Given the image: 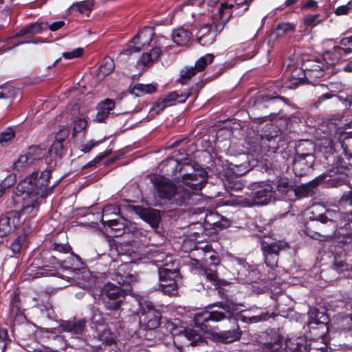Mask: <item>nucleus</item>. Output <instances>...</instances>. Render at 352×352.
Masks as SVG:
<instances>
[{
	"mask_svg": "<svg viewBox=\"0 0 352 352\" xmlns=\"http://www.w3.org/2000/svg\"><path fill=\"white\" fill-rule=\"evenodd\" d=\"M50 171H43L39 177L38 173H33L24 179L17 186V192L14 201L21 202L22 208L16 211L21 216L32 214L35 215L41 200L48 195V182Z\"/></svg>",
	"mask_w": 352,
	"mask_h": 352,
	"instance_id": "obj_1",
	"label": "nucleus"
},
{
	"mask_svg": "<svg viewBox=\"0 0 352 352\" xmlns=\"http://www.w3.org/2000/svg\"><path fill=\"white\" fill-rule=\"evenodd\" d=\"M152 181L159 197L161 198L172 200L173 203L177 205H182L190 197V194L186 190L177 188L167 178L156 177Z\"/></svg>",
	"mask_w": 352,
	"mask_h": 352,
	"instance_id": "obj_2",
	"label": "nucleus"
},
{
	"mask_svg": "<svg viewBox=\"0 0 352 352\" xmlns=\"http://www.w3.org/2000/svg\"><path fill=\"white\" fill-rule=\"evenodd\" d=\"M140 310L139 312V324L144 330L155 329L160 325L161 313L154 308L151 302L139 303Z\"/></svg>",
	"mask_w": 352,
	"mask_h": 352,
	"instance_id": "obj_3",
	"label": "nucleus"
},
{
	"mask_svg": "<svg viewBox=\"0 0 352 352\" xmlns=\"http://www.w3.org/2000/svg\"><path fill=\"white\" fill-rule=\"evenodd\" d=\"M101 296L105 307L109 310H118L124 298L123 290L110 283L103 286Z\"/></svg>",
	"mask_w": 352,
	"mask_h": 352,
	"instance_id": "obj_4",
	"label": "nucleus"
},
{
	"mask_svg": "<svg viewBox=\"0 0 352 352\" xmlns=\"http://www.w3.org/2000/svg\"><path fill=\"white\" fill-rule=\"evenodd\" d=\"M154 35L153 30L151 28L146 27L140 31L134 37L129 49L121 52L120 56L129 55L132 52H140L142 48L149 45Z\"/></svg>",
	"mask_w": 352,
	"mask_h": 352,
	"instance_id": "obj_5",
	"label": "nucleus"
},
{
	"mask_svg": "<svg viewBox=\"0 0 352 352\" xmlns=\"http://www.w3.org/2000/svg\"><path fill=\"white\" fill-rule=\"evenodd\" d=\"M207 172L202 170H194L182 176L184 184L194 190H200L207 181Z\"/></svg>",
	"mask_w": 352,
	"mask_h": 352,
	"instance_id": "obj_6",
	"label": "nucleus"
},
{
	"mask_svg": "<svg viewBox=\"0 0 352 352\" xmlns=\"http://www.w3.org/2000/svg\"><path fill=\"white\" fill-rule=\"evenodd\" d=\"M227 318L226 315L219 311H204L197 313L194 316V322L198 327H206L208 322H219Z\"/></svg>",
	"mask_w": 352,
	"mask_h": 352,
	"instance_id": "obj_7",
	"label": "nucleus"
},
{
	"mask_svg": "<svg viewBox=\"0 0 352 352\" xmlns=\"http://www.w3.org/2000/svg\"><path fill=\"white\" fill-rule=\"evenodd\" d=\"M19 214L11 211L0 219V237L5 236L13 232L19 224Z\"/></svg>",
	"mask_w": 352,
	"mask_h": 352,
	"instance_id": "obj_8",
	"label": "nucleus"
},
{
	"mask_svg": "<svg viewBox=\"0 0 352 352\" xmlns=\"http://www.w3.org/2000/svg\"><path fill=\"white\" fill-rule=\"evenodd\" d=\"M272 187L269 184H265L261 189L254 193V197L251 200L247 201V206L254 205H266L273 199L274 192Z\"/></svg>",
	"mask_w": 352,
	"mask_h": 352,
	"instance_id": "obj_9",
	"label": "nucleus"
},
{
	"mask_svg": "<svg viewBox=\"0 0 352 352\" xmlns=\"http://www.w3.org/2000/svg\"><path fill=\"white\" fill-rule=\"evenodd\" d=\"M314 163V157L309 153L301 154L294 159L293 168L295 174L302 176L308 172Z\"/></svg>",
	"mask_w": 352,
	"mask_h": 352,
	"instance_id": "obj_10",
	"label": "nucleus"
},
{
	"mask_svg": "<svg viewBox=\"0 0 352 352\" xmlns=\"http://www.w3.org/2000/svg\"><path fill=\"white\" fill-rule=\"evenodd\" d=\"M229 321L235 324V328L232 330L216 333L213 335L214 339L223 343H230L238 340L241 336V332L234 319L230 318Z\"/></svg>",
	"mask_w": 352,
	"mask_h": 352,
	"instance_id": "obj_11",
	"label": "nucleus"
},
{
	"mask_svg": "<svg viewBox=\"0 0 352 352\" xmlns=\"http://www.w3.org/2000/svg\"><path fill=\"white\" fill-rule=\"evenodd\" d=\"M136 213L153 228H157L161 219L160 212L153 208H136Z\"/></svg>",
	"mask_w": 352,
	"mask_h": 352,
	"instance_id": "obj_12",
	"label": "nucleus"
},
{
	"mask_svg": "<svg viewBox=\"0 0 352 352\" xmlns=\"http://www.w3.org/2000/svg\"><path fill=\"white\" fill-rule=\"evenodd\" d=\"M86 322L87 321L85 319L63 321L58 326V329L59 331H67L74 334H81L84 331Z\"/></svg>",
	"mask_w": 352,
	"mask_h": 352,
	"instance_id": "obj_13",
	"label": "nucleus"
},
{
	"mask_svg": "<svg viewBox=\"0 0 352 352\" xmlns=\"http://www.w3.org/2000/svg\"><path fill=\"white\" fill-rule=\"evenodd\" d=\"M160 284L159 285V289L162 290L164 294L169 296L174 295L177 293V285L175 282L170 280V283H167V280L164 278V276H169L173 274V272L170 270L164 269L161 270L159 272Z\"/></svg>",
	"mask_w": 352,
	"mask_h": 352,
	"instance_id": "obj_14",
	"label": "nucleus"
},
{
	"mask_svg": "<svg viewBox=\"0 0 352 352\" xmlns=\"http://www.w3.org/2000/svg\"><path fill=\"white\" fill-rule=\"evenodd\" d=\"M129 265L126 263L118 270L116 280L121 286L127 287L136 283L138 280V274L135 272L129 271L127 273L121 274L124 269H129Z\"/></svg>",
	"mask_w": 352,
	"mask_h": 352,
	"instance_id": "obj_15",
	"label": "nucleus"
},
{
	"mask_svg": "<svg viewBox=\"0 0 352 352\" xmlns=\"http://www.w3.org/2000/svg\"><path fill=\"white\" fill-rule=\"evenodd\" d=\"M115 107V102L111 99H106L98 106V113L96 120L103 122L109 114L110 111Z\"/></svg>",
	"mask_w": 352,
	"mask_h": 352,
	"instance_id": "obj_16",
	"label": "nucleus"
},
{
	"mask_svg": "<svg viewBox=\"0 0 352 352\" xmlns=\"http://www.w3.org/2000/svg\"><path fill=\"white\" fill-rule=\"evenodd\" d=\"M191 33L184 28L174 30L172 34L173 41L180 46L187 45L190 40Z\"/></svg>",
	"mask_w": 352,
	"mask_h": 352,
	"instance_id": "obj_17",
	"label": "nucleus"
},
{
	"mask_svg": "<svg viewBox=\"0 0 352 352\" xmlns=\"http://www.w3.org/2000/svg\"><path fill=\"white\" fill-rule=\"evenodd\" d=\"M48 23H34L29 25L28 27L21 29L18 32L19 36H23L28 34L35 35L40 34L43 30L47 29Z\"/></svg>",
	"mask_w": 352,
	"mask_h": 352,
	"instance_id": "obj_18",
	"label": "nucleus"
},
{
	"mask_svg": "<svg viewBox=\"0 0 352 352\" xmlns=\"http://www.w3.org/2000/svg\"><path fill=\"white\" fill-rule=\"evenodd\" d=\"M198 274L206 278L208 281L211 282L214 285H219L221 284L220 280L218 278L216 271L212 267L206 265H200L197 267Z\"/></svg>",
	"mask_w": 352,
	"mask_h": 352,
	"instance_id": "obj_19",
	"label": "nucleus"
},
{
	"mask_svg": "<svg viewBox=\"0 0 352 352\" xmlns=\"http://www.w3.org/2000/svg\"><path fill=\"white\" fill-rule=\"evenodd\" d=\"M192 94L190 91H188L186 92H181L179 91H173L170 94H168L165 98H164L162 100L166 102V103L170 106L173 104L175 102L182 103L186 101V100Z\"/></svg>",
	"mask_w": 352,
	"mask_h": 352,
	"instance_id": "obj_20",
	"label": "nucleus"
},
{
	"mask_svg": "<svg viewBox=\"0 0 352 352\" xmlns=\"http://www.w3.org/2000/svg\"><path fill=\"white\" fill-rule=\"evenodd\" d=\"M288 248V245L284 241H276L272 243L263 241L262 243V250L270 251L272 253L278 256V253L281 250H284Z\"/></svg>",
	"mask_w": 352,
	"mask_h": 352,
	"instance_id": "obj_21",
	"label": "nucleus"
},
{
	"mask_svg": "<svg viewBox=\"0 0 352 352\" xmlns=\"http://www.w3.org/2000/svg\"><path fill=\"white\" fill-rule=\"evenodd\" d=\"M161 54L162 50L160 47H154L149 52L143 54L139 63L144 66H149L160 57Z\"/></svg>",
	"mask_w": 352,
	"mask_h": 352,
	"instance_id": "obj_22",
	"label": "nucleus"
},
{
	"mask_svg": "<svg viewBox=\"0 0 352 352\" xmlns=\"http://www.w3.org/2000/svg\"><path fill=\"white\" fill-rule=\"evenodd\" d=\"M157 90L156 85L155 84H136L130 90V93L140 96L146 94H153Z\"/></svg>",
	"mask_w": 352,
	"mask_h": 352,
	"instance_id": "obj_23",
	"label": "nucleus"
},
{
	"mask_svg": "<svg viewBox=\"0 0 352 352\" xmlns=\"http://www.w3.org/2000/svg\"><path fill=\"white\" fill-rule=\"evenodd\" d=\"M333 51L340 55L352 52V36L343 38L340 41V46L334 47Z\"/></svg>",
	"mask_w": 352,
	"mask_h": 352,
	"instance_id": "obj_24",
	"label": "nucleus"
},
{
	"mask_svg": "<svg viewBox=\"0 0 352 352\" xmlns=\"http://www.w3.org/2000/svg\"><path fill=\"white\" fill-rule=\"evenodd\" d=\"M252 1V0H235V5L223 3L222 4L221 8L219 9V14L221 15L222 12L226 8H231L232 9V13L236 12L239 9H243V10H248L249 8L250 3Z\"/></svg>",
	"mask_w": 352,
	"mask_h": 352,
	"instance_id": "obj_25",
	"label": "nucleus"
},
{
	"mask_svg": "<svg viewBox=\"0 0 352 352\" xmlns=\"http://www.w3.org/2000/svg\"><path fill=\"white\" fill-rule=\"evenodd\" d=\"M334 320L338 328L342 330L349 329L352 324V316L351 314H338Z\"/></svg>",
	"mask_w": 352,
	"mask_h": 352,
	"instance_id": "obj_26",
	"label": "nucleus"
},
{
	"mask_svg": "<svg viewBox=\"0 0 352 352\" xmlns=\"http://www.w3.org/2000/svg\"><path fill=\"white\" fill-rule=\"evenodd\" d=\"M314 187V183H309L296 187L294 191L298 197H305L313 195Z\"/></svg>",
	"mask_w": 352,
	"mask_h": 352,
	"instance_id": "obj_27",
	"label": "nucleus"
},
{
	"mask_svg": "<svg viewBox=\"0 0 352 352\" xmlns=\"http://www.w3.org/2000/svg\"><path fill=\"white\" fill-rule=\"evenodd\" d=\"M73 136L82 131L87 126V120L82 114L78 113L73 118Z\"/></svg>",
	"mask_w": 352,
	"mask_h": 352,
	"instance_id": "obj_28",
	"label": "nucleus"
},
{
	"mask_svg": "<svg viewBox=\"0 0 352 352\" xmlns=\"http://www.w3.org/2000/svg\"><path fill=\"white\" fill-rule=\"evenodd\" d=\"M281 338L278 335H276L273 342L264 344L263 350L265 352H278L281 349Z\"/></svg>",
	"mask_w": 352,
	"mask_h": 352,
	"instance_id": "obj_29",
	"label": "nucleus"
},
{
	"mask_svg": "<svg viewBox=\"0 0 352 352\" xmlns=\"http://www.w3.org/2000/svg\"><path fill=\"white\" fill-rule=\"evenodd\" d=\"M214 58V56L212 54H208L199 58L195 64V69L197 72L203 71L208 64H210L213 61Z\"/></svg>",
	"mask_w": 352,
	"mask_h": 352,
	"instance_id": "obj_30",
	"label": "nucleus"
},
{
	"mask_svg": "<svg viewBox=\"0 0 352 352\" xmlns=\"http://www.w3.org/2000/svg\"><path fill=\"white\" fill-rule=\"evenodd\" d=\"M295 26L290 23H283L278 24L275 30V33L277 36H283V35L289 33L294 32Z\"/></svg>",
	"mask_w": 352,
	"mask_h": 352,
	"instance_id": "obj_31",
	"label": "nucleus"
},
{
	"mask_svg": "<svg viewBox=\"0 0 352 352\" xmlns=\"http://www.w3.org/2000/svg\"><path fill=\"white\" fill-rule=\"evenodd\" d=\"M197 72V70L193 67H185L180 72L179 82L182 85L186 84L188 81L196 74Z\"/></svg>",
	"mask_w": 352,
	"mask_h": 352,
	"instance_id": "obj_32",
	"label": "nucleus"
},
{
	"mask_svg": "<svg viewBox=\"0 0 352 352\" xmlns=\"http://www.w3.org/2000/svg\"><path fill=\"white\" fill-rule=\"evenodd\" d=\"M306 232L307 234L311 238L319 241H328L332 237V235L330 233L323 232V233L322 234L318 232L311 230L309 227L306 228Z\"/></svg>",
	"mask_w": 352,
	"mask_h": 352,
	"instance_id": "obj_33",
	"label": "nucleus"
},
{
	"mask_svg": "<svg viewBox=\"0 0 352 352\" xmlns=\"http://www.w3.org/2000/svg\"><path fill=\"white\" fill-rule=\"evenodd\" d=\"M32 163L34 160L41 159L44 155L43 150L39 146H31L26 153Z\"/></svg>",
	"mask_w": 352,
	"mask_h": 352,
	"instance_id": "obj_34",
	"label": "nucleus"
},
{
	"mask_svg": "<svg viewBox=\"0 0 352 352\" xmlns=\"http://www.w3.org/2000/svg\"><path fill=\"white\" fill-rule=\"evenodd\" d=\"M114 69V62L111 58H105L102 65L100 67V73L105 76L110 74Z\"/></svg>",
	"mask_w": 352,
	"mask_h": 352,
	"instance_id": "obj_35",
	"label": "nucleus"
},
{
	"mask_svg": "<svg viewBox=\"0 0 352 352\" xmlns=\"http://www.w3.org/2000/svg\"><path fill=\"white\" fill-rule=\"evenodd\" d=\"M119 212V208L116 206L109 205L105 206L103 208L102 211V222H104L105 220L109 219V215L112 216H118Z\"/></svg>",
	"mask_w": 352,
	"mask_h": 352,
	"instance_id": "obj_36",
	"label": "nucleus"
},
{
	"mask_svg": "<svg viewBox=\"0 0 352 352\" xmlns=\"http://www.w3.org/2000/svg\"><path fill=\"white\" fill-rule=\"evenodd\" d=\"M243 157L245 158V160L242 164H232L233 166L232 169L233 172L237 175H242L249 171V163L248 162L247 157L245 156Z\"/></svg>",
	"mask_w": 352,
	"mask_h": 352,
	"instance_id": "obj_37",
	"label": "nucleus"
},
{
	"mask_svg": "<svg viewBox=\"0 0 352 352\" xmlns=\"http://www.w3.org/2000/svg\"><path fill=\"white\" fill-rule=\"evenodd\" d=\"M218 214L211 212L206 214L205 223L209 226H212L213 228H221L222 224L218 221Z\"/></svg>",
	"mask_w": 352,
	"mask_h": 352,
	"instance_id": "obj_38",
	"label": "nucleus"
},
{
	"mask_svg": "<svg viewBox=\"0 0 352 352\" xmlns=\"http://www.w3.org/2000/svg\"><path fill=\"white\" fill-rule=\"evenodd\" d=\"M323 21V18L320 14H309L304 19V23L309 26L314 27Z\"/></svg>",
	"mask_w": 352,
	"mask_h": 352,
	"instance_id": "obj_39",
	"label": "nucleus"
},
{
	"mask_svg": "<svg viewBox=\"0 0 352 352\" xmlns=\"http://www.w3.org/2000/svg\"><path fill=\"white\" fill-rule=\"evenodd\" d=\"M263 252L266 265L271 268L276 267L278 264V256L274 253L270 252V251Z\"/></svg>",
	"mask_w": 352,
	"mask_h": 352,
	"instance_id": "obj_40",
	"label": "nucleus"
},
{
	"mask_svg": "<svg viewBox=\"0 0 352 352\" xmlns=\"http://www.w3.org/2000/svg\"><path fill=\"white\" fill-rule=\"evenodd\" d=\"M41 257L45 260V263L42 266V270L50 267L51 265H54L56 263V258L54 256L50 255L48 251H44L41 254Z\"/></svg>",
	"mask_w": 352,
	"mask_h": 352,
	"instance_id": "obj_41",
	"label": "nucleus"
},
{
	"mask_svg": "<svg viewBox=\"0 0 352 352\" xmlns=\"http://www.w3.org/2000/svg\"><path fill=\"white\" fill-rule=\"evenodd\" d=\"M25 235H20L11 244L10 249L13 254H16L20 252L22 245L25 241Z\"/></svg>",
	"mask_w": 352,
	"mask_h": 352,
	"instance_id": "obj_42",
	"label": "nucleus"
},
{
	"mask_svg": "<svg viewBox=\"0 0 352 352\" xmlns=\"http://www.w3.org/2000/svg\"><path fill=\"white\" fill-rule=\"evenodd\" d=\"M32 164L30 158L27 154L21 155L18 160L14 163V168L21 170L24 168Z\"/></svg>",
	"mask_w": 352,
	"mask_h": 352,
	"instance_id": "obj_43",
	"label": "nucleus"
},
{
	"mask_svg": "<svg viewBox=\"0 0 352 352\" xmlns=\"http://www.w3.org/2000/svg\"><path fill=\"white\" fill-rule=\"evenodd\" d=\"M103 225H107L110 227L112 230H114L116 232H118L120 234L123 228L124 225L122 223H120L116 219H109L104 221V222H102Z\"/></svg>",
	"mask_w": 352,
	"mask_h": 352,
	"instance_id": "obj_44",
	"label": "nucleus"
},
{
	"mask_svg": "<svg viewBox=\"0 0 352 352\" xmlns=\"http://www.w3.org/2000/svg\"><path fill=\"white\" fill-rule=\"evenodd\" d=\"M63 151V144L60 142L54 141L49 149L51 157L61 156Z\"/></svg>",
	"mask_w": 352,
	"mask_h": 352,
	"instance_id": "obj_45",
	"label": "nucleus"
},
{
	"mask_svg": "<svg viewBox=\"0 0 352 352\" xmlns=\"http://www.w3.org/2000/svg\"><path fill=\"white\" fill-rule=\"evenodd\" d=\"M186 338L190 342V345H196L199 342H201V338L199 334L197 333L194 330L189 329L185 331Z\"/></svg>",
	"mask_w": 352,
	"mask_h": 352,
	"instance_id": "obj_46",
	"label": "nucleus"
},
{
	"mask_svg": "<svg viewBox=\"0 0 352 352\" xmlns=\"http://www.w3.org/2000/svg\"><path fill=\"white\" fill-rule=\"evenodd\" d=\"M78 8L80 13H86L90 12L94 6V2L91 0H86L74 4Z\"/></svg>",
	"mask_w": 352,
	"mask_h": 352,
	"instance_id": "obj_47",
	"label": "nucleus"
},
{
	"mask_svg": "<svg viewBox=\"0 0 352 352\" xmlns=\"http://www.w3.org/2000/svg\"><path fill=\"white\" fill-rule=\"evenodd\" d=\"M339 206L342 208L352 206V191L346 192L339 201Z\"/></svg>",
	"mask_w": 352,
	"mask_h": 352,
	"instance_id": "obj_48",
	"label": "nucleus"
},
{
	"mask_svg": "<svg viewBox=\"0 0 352 352\" xmlns=\"http://www.w3.org/2000/svg\"><path fill=\"white\" fill-rule=\"evenodd\" d=\"M99 340L104 343V345L116 344L113 334L109 330H104L99 336Z\"/></svg>",
	"mask_w": 352,
	"mask_h": 352,
	"instance_id": "obj_49",
	"label": "nucleus"
},
{
	"mask_svg": "<svg viewBox=\"0 0 352 352\" xmlns=\"http://www.w3.org/2000/svg\"><path fill=\"white\" fill-rule=\"evenodd\" d=\"M216 306L222 308L226 313L231 314L237 310V305L232 301H226L225 302H217Z\"/></svg>",
	"mask_w": 352,
	"mask_h": 352,
	"instance_id": "obj_50",
	"label": "nucleus"
},
{
	"mask_svg": "<svg viewBox=\"0 0 352 352\" xmlns=\"http://www.w3.org/2000/svg\"><path fill=\"white\" fill-rule=\"evenodd\" d=\"M243 183L238 178L230 179L228 184V188L230 189V191L241 190L243 189Z\"/></svg>",
	"mask_w": 352,
	"mask_h": 352,
	"instance_id": "obj_51",
	"label": "nucleus"
},
{
	"mask_svg": "<svg viewBox=\"0 0 352 352\" xmlns=\"http://www.w3.org/2000/svg\"><path fill=\"white\" fill-rule=\"evenodd\" d=\"M286 347L289 352H302L305 349L303 344H300L298 342H294L292 340L286 341Z\"/></svg>",
	"mask_w": 352,
	"mask_h": 352,
	"instance_id": "obj_52",
	"label": "nucleus"
},
{
	"mask_svg": "<svg viewBox=\"0 0 352 352\" xmlns=\"http://www.w3.org/2000/svg\"><path fill=\"white\" fill-rule=\"evenodd\" d=\"M14 137V132L12 129H8L0 135V143L3 145Z\"/></svg>",
	"mask_w": 352,
	"mask_h": 352,
	"instance_id": "obj_53",
	"label": "nucleus"
},
{
	"mask_svg": "<svg viewBox=\"0 0 352 352\" xmlns=\"http://www.w3.org/2000/svg\"><path fill=\"white\" fill-rule=\"evenodd\" d=\"M9 342L8 332L6 329L0 330V352H4Z\"/></svg>",
	"mask_w": 352,
	"mask_h": 352,
	"instance_id": "obj_54",
	"label": "nucleus"
},
{
	"mask_svg": "<svg viewBox=\"0 0 352 352\" xmlns=\"http://www.w3.org/2000/svg\"><path fill=\"white\" fill-rule=\"evenodd\" d=\"M84 52V49L82 47H78L69 52H63V56L65 59H72L74 58L80 57Z\"/></svg>",
	"mask_w": 352,
	"mask_h": 352,
	"instance_id": "obj_55",
	"label": "nucleus"
},
{
	"mask_svg": "<svg viewBox=\"0 0 352 352\" xmlns=\"http://www.w3.org/2000/svg\"><path fill=\"white\" fill-rule=\"evenodd\" d=\"M208 28H202L200 30V32L203 34L199 38V42L201 45H206L208 44H210L213 42V37L210 36V34H205V30H206Z\"/></svg>",
	"mask_w": 352,
	"mask_h": 352,
	"instance_id": "obj_56",
	"label": "nucleus"
},
{
	"mask_svg": "<svg viewBox=\"0 0 352 352\" xmlns=\"http://www.w3.org/2000/svg\"><path fill=\"white\" fill-rule=\"evenodd\" d=\"M69 134V129L67 127H63L60 129L56 135V142H63L68 137Z\"/></svg>",
	"mask_w": 352,
	"mask_h": 352,
	"instance_id": "obj_57",
	"label": "nucleus"
},
{
	"mask_svg": "<svg viewBox=\"0 0 352 352\" xmlns=\"http://www.w3.org/2000/svg\"><path fill=\"white\" fill-rule=\"evenodd\" d=\"M168 105L166 103L165 101H164L162 99L159 100L152 107L151 109V113H153V112L155 113V114H158L160 111H163L165 107H168Z\"/></svg>",
	"mask_w": 352,
	"mask_h": 352,
	"instance_id": "obj_58",
	"label": "nucleus"
},
{
	"mask_svg": "<svg viewBox=\"0 0 352 352\" xmlns=\"http://www.w3.org/2000/svg\"><path fill=\"white\" fill-rule=\"evenodd\" d=\"M52 247L54 251L62 253H67L69 252V251L70 250L69 245L66 243H54L52 245Z\"/></svg>",
	"mask_w": 352,
	"mask_h": 352,
	"instance_id": "obj_59",
	"label": "nucleus"
},
{
	"mask_svg": "<svg viewBox=\"0 0 352 352\" xmlns=\"http://www.w3.org/2000/svg\"><path fill=\"white\" fill-rule=\"evenodd\" d=\"M109 152L106 151L102 153L99 154L96 156L93 160L90 161L85 166V168L91 167L92 166L96 165L99 163L103 158L107 157L109 155Z\"/></svg>",
	"mask_w": 352,
	"mask_h": 352,
	"instance_id": "obj_60",
	"label": "nucleus"
},
{
	"mask_svg": "<svg viewBox=\"0 0 352 352\" xmlns=\"http://www.w3.org/2000/svg\"><path fill=\"white\" fill-rule=\"evenodd\" d=\"M350 5H351V3H349L348 5H344V6L338 7L335 10L336 14V15L346 14L349 12V10L351 9V8L349 6Z\"/></svg>",
	"mask_w": 352,
	"mask_h": 352,
	"instance_id": "obj_61",
	"label": "nucleus"
},
{
	"mask_svg": "<svg viewBox=\"0 0 352 352\" xmlns=\"http://www.w3.org/2000/svg\"><path fill=\"white\" fill-rule=\"evenodd\" d=\"M278 188L279 191L287 192L289 190L291 187L289 185L287 181L285 179L280 180L278 184Z\"/></svg>",
	"mask_w": 352,
	"mask_h": 352,
	"instance_id": "obj_62",
	"label": "nucleus"
},
{
	"mask_svg": "<svg viewBox=\"0 0 352 352\" xmlns=\"http://www.w3.org/2000/svg\"><path fill=\"white\" fill-rule=\"evenodd\" d=\"M65 25L64 21H58L54 22L51 25H48L47 28H49L51 31H56L60 28H62Z\"/></svg>",
	"mask_w": 352,
	"mask_h": 352,
	"instance_id": "obj_63",
	"label": "nucleus"
},
{
	"mask_svg": "<svg viewBox=\"0 0 352 352\" xmlns=\"http://www.w3.org/2000/svg\"><path fill=\"white\" fill-rule=\"evenodd\" d=\"M98 352H117L116 344L104 345Z\"/></svg>",
	"mask_w": 352,
	"mask_h": 352,
	"instance_id": "obj_64",
	"label": "nucleus"
}]
</instances>
